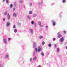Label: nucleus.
Masks as SVG:
<instances>
[{"instance_id":"nucleus-21","label":"nucleus","mask_w":67,"mask_h":67,"mask_svg":"<svg viewBox=\"0 0 67 67\" xmlns=\"http://www.w3.org/2000/svg\"><path fill=\"white\" fill-rule=\"evenodd\" d=\"M37 15H36V14H35L33 15V17H36V16Z\"/></svg>"},{"instance_id":"nucleus-38","label":"nucleus","mask_w":67,"mask_h":67,"mask_svg":"<svg viewBox=\"0 0 67 67\" xmlns=\"http://www.w3.org/2000/svg\"><path fill=\"white\" fill-rule=\"evenodd\" d=\"M43 1L42 0H41V3L42 4V3H43Z\"/></svg>"},{"instance_id":"nucleus-8","label":"nucleus","mask_w":67,"mask_h":67,"mask_svg":"<svg viewBox=\"0 0 67 67\" xmlns=\"http://www.w3.org/2000/svg\"><path fill=\"white\" fill-rule=\"evenodd\" d=\"M36 43L34 42V43L33 47L34 48L36 47Z\"/></svg>"},{"instance_id":"nucleus-49","label":"nucleus","mask_w":67,"mask_h":67,"mask_svg":"<svg viewBox=\"0 0 67 67\" xmlns=\"http://www.w3.org/2000/svg\"><path fill=\"white\" fill-rule=\"evenodd\" d=\"M5 1V0H3V2H4V1Z\"/></svg>"},{"instance_id":"nucleus-13","label":"nucleus","mask_w":67,"mask_h":67,"mask_svg":"<svg viewBox=\"0 0 67 67\" xmlns=\"http://www.w3.org/2000/svg\"><path fill=\"white\" fill-rule=\"evenodd\" d=\"M14 33H17V32H18V30L16 29H15L14 30Z\"/></svg>"},{"instance_id":"nucleus-47","label":"nucleus","mask_w":67,"mask_h":67,"mask_svg":"<svg viewBox=\"0 0 67 67\" xmlns=\"http://www.w3.org/2000/svg\"><path fill=\"white\" fill-rule=\"evenodd\" d=\"M51 5H54V3H52L51 4Z\"/></svg>"},{"instance_id":"nucleus-29","label":"nucleus","mask_w":67,"mask_h":67,"mask_svg":"<svg viewBox=\"0 0 67 67\" xmlns=\"http://www.w3.org/2000/svg\"><path fill=\"white\" fill-rule=\"evenodd\" d=\"M10 7L11 8H12V4H11L10 5Z\"/></svg>"},{"instance_id":"nucleus-3","label":"nucleus","mask_w":67,"mask_h":67,"mask_svg":"<svg viewBox=\"0 0 67 67\" xmlns=\"http://www.w3.org/2000/svg\"><path fill=\"white\" fill-rule=\"evenodd\" d=\"M60 32H59L57 33V34L58 35V38H60V37H62V35L60 34H60Z\"/></svg>"},{"instance_id":"nucleus-39","label":"nucleus","mask_w":67,"mask_h":67,"mask_svg":"<svg viewBox=\"0 0 67 67\" xmlns=\"http://www.w3.org/2000/svg\"><path fill=\"white\" fill-rule=\"evenodd\" d=\"M63 32H64V34H66V31H63Z\"/></svg>"},{"instance_id":"nucleus-27","label":"nucleus","mask_w":67,"mask_h":67,"mask_svg":"<svg viewBox=\"0 0 67 67\" xmlns=\"http://www.w3.org/2000/svg\"><path fill=\"white\" fill-rule=\"evenodd\" d=\"M13 27L14 29H15V28H16V27H15V24L14 25Z\"/></svg>"},{"instance_id":"nucleus-43","label":"nucleus","mask_w":67,"mask_h":67,"mask_svg":"<svg viewBox=\"0 0 67 67\" xmlns=\"http://www.w3.org/2000/svg\"><path fill=\"white\" fill-rule=\"evenodd\" d=\"M56 40V39L55 38H53V41H55Z\"/></svg>"},{"instance_id":"nucleus-53","label":"nucleus","mask_w":67,"mask_h":67,"mask_svg":"<svg viewBox=\"0 0 67 67\" xmlns=\"http://www.w3.org/2000/svg\"><path fill=\"white\" fill-rule=\"evenodd\" d=\"M39 5H40V4Z\"/></svg>"},{"instance_id":"nucleus-35","label":"nucleus","mask_w":67,"mask_h":67,"mask_svg":"<svg viewBox=\"0 0 67 67\" xmlns=\"http://www.w3.org/2000/svg\"><path fill=\"white\" fill-rule=\"evenodd\" d=\"M14 5H15V6H16V3H15L14 4Z\"/></svg>"},{"instance_id":"nucleus-10","label":"nucleus","mask_w":67,"mask_h":67,"mask_svg":"<svg viewBox=\"0 0 67 67\" xmlns=\"http://www.w3.org/2000/svg\"><path fill=\"white\" fill-rule=\"evenodd\" d=\"M33 13V12L32 11H30L29 12V14H32Z\"/></svg>"},{"instance_id":"nucleus-40","label":"nucleus","mask_w":67,"mask_h":67,"mask_svg":"<svg viewBox=\"0 0 67 67\" xmlns=\"http://www.w3.org/2000/svg\"><path fill=\"white\" fill-rule=\"evenodd\" d=\"M35 26L36 27V26H37V24H35Z\"/></svg>"},{"instance_id":"nucleus-2","label":"nucleus","mask_w":67,"mask_h":67,"mask_svg":"<svg viewBox=\"0 0 67 67\" xmlns=\"http://www.w3.org/2000/svg\"><path fill=\"white\" fill-rule=\"evenodd\" d=\"M39 25L41 27H43V25H42V23H41V22L40 21H38V22Z\"/></svg>"},{"instance_id":"nucleus-23","label":"nucleus","mask_w":67,"mask_h":67,"mask_svg":"<svg viewBox=\"0 0 67 67\" xmlns=\"http://www.w3.org/2000/svg\"><path fill=\"white\" fill-rule=\"evenodd\" d=\"M45 44V42H44V41H43L42 43V45H44Z\"/></svg>"},{"instance_id":"nucleus-26","label":"nucleus","mask_w":67,"mask_h":67,"mask_svg":"<svg viewBox=\"0 0 67 67\" xmlns=\"http://www.w3.org/2000/svg\"><path fill=\"white\" fill-rule=\"evenodd\" d=\"M7 11H6L4 13V15H7Z\"/></svg>"},{"instance_id":"nucleus-7","label":"nucleus","mask_w":67,"mask_h":67,"mask_svg":"<svg viewBox=\"0 0 67 67\" xmlns=\"http://www.w3.org/2000/svg\"><path fill=\"white\" fill-rule=\"evenodd\" d=\"M7 17L8 20H10V16L9 13L8 14Z\"/></svg>"},{"instance_id":"nucleus-28","label":"nucleus","mask_w":67,"mask_h":67,"mask_svg":"<svg viewBox=\"0 0 67 67\" xmlns=\"http://www.w3.org/2000/svg\"><path fill=\"white\" fill-rule=\"evenodd\" d=\"M6 3H7V4L9 3V1H8V0H6Z\"/></svg>"},{"instance_id":"nucleus-34","label":"nucleus","mask_w":67,"mask_h":67,"mask_svg":"<svg viewBox=\"0 0 67 67\" xmlns=\"http://www.w3.org/2000/svg\"><path fill=\"white\" fill-rule=\"evenodd\" d=\"M3 21L4 22L5 21V18H4L3 19Z\"/></svg>"},{"instance_id":"nucleus-6","label":"nucleus","mask_w":67,"mask_h":67,"mask_svg":"<svg viewBox=\"0 0 67 67\" xmlns=\"http://www.w3.org/2000/svg\"><path fill=\"white\" fill-rule=\"evenodd\" d=\"M10 23L9 22H7L6 25V26L7 27H8V26H9L10 25Z\"/></svg>"},{"instance_id":"nucleus-19","label":"nucleus","mask_w":67,"mask_h":67,"mask_svg":"<svg viewBox=\"0 0 67 67\" xmlns=\"http://www.w3.org/2000/svg\"><path fill=\"white\" fill-rule=\"evenodd\" d=\"M31 23L33 25L34 24V21H31Z\"/></svg>"},{"instance_id":"nucleus-32","label":"nucleus","mask_w":67,"mask_h":67,"mask_svg":"<svg viewBox=\"0 0 67 67\" xmlns=\"http://www.w3.org/2000/svg\"><path fill=\"white\" fill-rule=\"evenodd\" d=\"M20 3H22V2H23V0H20Z\"/></svg>"},{"instance_id":"nucleus-25","label":"nucleus","mask_w":67,"mask_h":67,"mask_svg":"<svg viewBox=\"0 0 67 67\" xmlns=\"http://www.w3.org/2000/svg\"><path fill=\"white\" fill-rule=\"evenodd\" d=\"M66 2V0H62L63 3H65Z\"/></svg>"},{"instance_id":"nucleus-20","label":"nucleus","mask_w":67,"mask_h":67,"mask_svg":"<svg viewBox=\"0 0 67 67\" xmlns=\"http://www.w3.org/2000/svg\"><path fill=\"white\" fill-rule=\"evenodd\" d=\"M57 52H59V48H57Z\"/></svg>"},{"instance_id":"nucleus-5","label":"nucleus","mask_w":67,"mask_h":67,"mask_svg":"<svg viewBox=\"0 0 67 67\" xmlns=\"http://www.w3.org/2000/svg\"><path fill=\"white\" fill-rule=\"evenodd\" d=\"M29 31L31 33H33V30L32 29H30Z\"/></svg>"},{"instance_id":"nucleus-22","label":"nucleus","mask_w":67,"mask_h":67,"mask_svg":"<svg viewBox=\"0 0 67 67\" xmlns=\"http://www.w3.org/2000/svg\"><path fill=\"white\" fill-rule=\"evenodd\" d=\"M36 58H37L36 57H34V60H35L36 59Z\"/></svg>"},{"instance_id":"nucleus-37","label":"nucleus","mask_w":67,"mask_h":67,"mask_svg":"<svg viewBox=\"0 0 67 67\" xmlns=\"http://www.w3.org/2000/svg\"><path fill=\"white\" fill-rule=\"evenodd\" d=\"M54 46L55 48H56V47H57V45H56V44H55Z\"/></svg>"},{"instance_id":"nucleus-31","label":"nucleus","mask_w":67,"mask_h":67,"mask_svg":"<svg viewBox=\"0 0 67 67\" xmlns=\"http://www.w3.org/2000/svg\"><path fill=\"white\" fill-rule=\"evenodd\" d=\"M33 60V58H31L30 59V62H32V60Z\"/></svg>"},{"instance_id":"nucleus-33","label":"nucleus","mask_w":67,"mask_h":67,"mask_svg":"<svg viewBox=\"0 0 67 67\" xmlns=\"http://www.w3.org/2000/svg\"><path fill=\"white\" fill-rule=\"evenodd\" d=\"M15 9H16L15 7H14V8L13 9V11H15Z\"/></svg>"},{"instance_id":"nucleus-36","label":"nucleus","mask_w":67,"mask_h":67,"mask_svg":"<svg viewBox=\"0 0 67 67\" xmlns=\"http://www.w3.org/2000/svg\"><path fill=\"white\" fill-rule=\"evenodd\" d=\"M30 6H32V3H31L30 4Z\"/></svg>"},{"instance_id":"nucleus-45","label":"nucleus","mask_w":67,"mask_h":67,"mask_svg":"<svg viewBox=\"0 0 67 67\" xmlns=\"http://www.w3.org/2000/svg\"><path fill=\"white\" fill-rule=\"evenodd\" d=\"M23 7H24V8H25V5H23Z\"/></svg>"},{"instance_id":"nucleus-30","label":"nucleus","mask_w":67,"mask_h":67,"mask_svg":"<svg viewBox=\"0 0 67 67\" xmlns=\"http://www.w3.org/2000/svg\"><path fill=\"white\" fill-rule=\"evenodd\" d=\"M11 38H8V41L9 42V41H10V40H11Z\"/></svg>"},{"instance_id":"nucleus-1","label":"nucleus","mask_w":67,"mask_h":67,"mask_svg":"<svg viewBox=\"0 0 67 67\" xmlns=\"http://www.w3.org/2000/svg\"><path fill=\"white\" fill-rule=\"evenodd\" d=\"M42 48L41 46H39L38 47V49H37V48H35V50L36 52H40V51H42Z\"/></svg>"},{"instance_id":"nucleus-48","label":"nucleus","mask_w":67,"mask_h":67,"mask_svg":"<svg viewBox=\"0 0 67 67\" xmlns=\"http://www.w3.org/2000/svg\"><path fill=\"white\" fill-rule=\"evenodd\" d=\"M38 67H41V65H39Z\"/></svg>"},{"instance_id":"nucleus-50","label":"nucleus","mask_w":67,"mask_h":67,"mask_svg":"<svg viewBox=\"0 0 67 67\" xmlns=\"http://www.w3.org/2000/svg\"><path fill=\"white\" fill-rule=\"evenodd\" d=\"M0 67H1V63H0Z\"/></svg>"},{"instance_id":"nucleus-17","label":"nucleus","mask_w":67,"mask_h":67,"mask_svg":"<svg viewBox=\"0 0 67 67\" xmlns=\"http://www.w3.org/2000/svg\"><path fill=\"white\" fill-rule=\"evenodd\" d=\"M53 26H54V25H56V23L55 22H54L53 23Z\"/></svg>"},{"instance_id":"nucleus-41","label":"nucleus","mask_w":67,"mask_h":67,"mask_svg":"<svg viewBox=\"0 0 67 67\" xmlns=\"http://www.w3.org/2000/svg\"><path fill=\"white\" fill-rule=\"evenodd\" d=\"M49 52H48L47 53V54L48 55H49Z\"/></svg>"},{"instance_id":"nucleus-24","label":"nucleus","mask_w":67,"mask_h":67,"mask_svg":"<svg viewBox=\"0 0 67 67\" xmlns=\"http://www.w3.org/2000/svg\"><path fill=\"white\" fill-rule=\"evenodd\" d=\"M48 46H49V47H51V46H52V44H51L50 43L48 45Z\"/></svg>"},{"instance_id":"nucleus-52","label":"nucleus","mask_w":67,"mask_h":67,"mask_svg":"<svg viewBox=\"0 0 67 67\" xmlns=\"http://www.w3.org/2000/svg\"><path fill=\"white\" fill-rule=\"evenodd\" d=\"M39 3V4H40V3Z\"/></svg>"},{"instance_id":"nucleus-42","label":"nucleus","mask_w":67,"mask_h":67,"mask_svg":"<svg viewBox=\"0 0 67 67\" xmlns=\"http://www.w3.org/2000/svg\"><path fill=\"white\" fill-rule=\"evenodd\" d=\"M48 26H46V27H45L46 28H48Z\"/></svg>"},{"instance_id":"nucleus-18","label":"nucleus","mask_w":67,"mask_h":67,"mask_svg":"<svg viewBox=\"0 0 67 67\" xmlns=\"http://www.w3.org/2000/svg\"><path fill=\"white\" fill-rule=\"evenodd\" d=\"M27 18L28 19H30V16L29 15H27Z\"/></svg>"},{"instance_id":"nucleus-15","label":"nucleus","mask_w":67,"mask_h":67,"mask_svg":"<svg viewBox=\"0 0 67 67\" xmlns=\"http://www.w3.org/2000/svg\"><path fill=\"white\" fill-rule=\"evenodd\" d=\"M43 38V36H40L39 37V39H42Z\"/></svg>"},{"instance_id":"nucleus-51","label":"nucleus","mask_w":67,"mask_h":67,"mask_svg":"<svg viewBox=\"0 0 67 67\" xmlns=\"http://www.w3.org/2000/svg\"><path fill=\"white\" fill-rule=\"evenodd\" d=\"M23 63H24V61H23Z\"/></svg>"},{"instance_id":"nucleus-14","label":"nucleus","mask_w":67,"mask_h":67,"mask_svg":"<svg viewBox=\"0 0 67 67\" xmlns=\"http://www.w3.org/2000/svg\"><path fill=\"white\" fill-rule=\"evenodd\" d=\"M16 15H17V14L16 13H14L13 14V16L14 17H16Z\"/></svg>"},{"instance_id":"nucleus-46","label":"nucleus","mask_w":67,"mask_h":67,"mask_svg":"<svg viewBox=\"0 0 67 67\" xmlns=\"http://www.w3.org/2000/svg\"><path fill=\"white\" fill-rule=\"evenodd\" d=\"M52 22L53 23V22H54V20H52Z\"/></svg>"},{"instance_id":"nucleus-4","label":"nucleus","mask_w":67,"mask_h":67,"mask_svg":"<svg viewBox=\"0 0 67 67\" xmlns=\"http://www.w3.org/2000/svg\"><path fill=\"white\" fill-rule=\"evenodd\" d=\"M17 25L19 27H21V23L19 22H18L17 23Z\"/></svg>"},{"instance_id":"nucleus-44","label":"nucleus","mask_w":67,"mask_h":67,"mask_svg":"<svg viewBox=\"0 0 67 67\" xmlns=\"http://www.w3.org/2000/svg\"><path fill=\"white\" fill-rule=\"evenodd\" d=\"M65 48L66 49H67V46H66L65 47Z\"/></svg>"},{"instance_id":"nucleus-9","label":"nucleus","mask_w":67,"mask_h":67,"mask_svg":"<svg viewBox=\"0 0 67 67\" xmlns=\"http://www.w3.org/2000/svg\"><path fill=\"white\" fill-rule=\"evenodd\" d=\"M3 41L4 43L6 44H7L6 43H7V40L5 39H4Z\"/></svg>"},{"instance_id":"nucleus-16","label":"nucleus","mask_w":67,"mask_h":67,"mask_svg":"<svg viewBox=\"0 0 67 67\" xmlns=\"http://www.w3.org/2000/svg\"><path fill=\"white\" fill-rule=\"evenodd\" d=\"M41 54L42 56H44V53L43 52H41Z\"/></svg>"},{"instance_id":"nucleus-11","label":"nucleus","mask_w":67,"mask_h":67,"mask_svg":"<svg viewBox=\"0 0 67 67\" xmlns=\"http://www.w3.org/2000/svg\"><path fill=\"white\" fill-rule=\"evenodd\" d=\"M64 41V38L62 37L60 39V42H63Z\"/></svg>"},{"instance_id":"nucleus-12","label":"nucleus","mask_w":67,"mask_h":67,"mask_svg":"<svg viewBox=\"0 0 67 67\" xmlns=\"http://www.w3.org/2000/svg\"><path fill=\"white\" fill-rule=\"evenodd\" d=\"M9 58V54H7L6 55V56L5 57V58Z\"/></svg>"}]
</instances>
